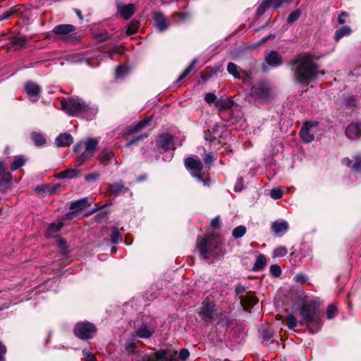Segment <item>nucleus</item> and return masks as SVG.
Listing matches in <instances>:
<instances>
[{
    "label": "nucleus",
    "instance_id": "f257e3e1",
    "mask_svg": "<svg viewBox=\"0 0 361 361\" xmlns=\"http://www.w3.org/2000/svg\"><path fill=\"white\" fill-rule=\"evenodd\" d=\"M295 82L302 85H307L316 78L319 71L318 66L308 55H301L290 63ZM322 75L324 74L321 71Z\"/></svg>",
    "mask_w": 361,
    "mask_h": 361
},
{
    "label": "nucleus",
    "instance_id": "f03ea898",
    "mask_svg": "<svg viewBox=\"0 0 361 361\" xmlns=\"http://www.w3.org/2000/svg\"><path fill=\"white\" fill-rule=\"evenodd\" d=\"M318 307L317 301L311 300L304 303L300 311V324L305 325L312 334L319 331L322 326V319Z\"/></svg>",
    "mask_w": 361,
    "mask_h": 361
},
{
    "label": "nucleus",
    "instance_id": "7ed1b4c3",
    "mask_svg": "<svg viewBox=\"0 0 361 361\" xmlns=\"http://www.w3.org/2000/svg\"><path fill=\"white\" fill-rule=\"evenodd\" d=\"M220 244V240L217 236L210 235L202 240L197 239V248L200 255L204 259H208L211 255H216V250Z\"/></svg>",
    "mask_w": 361,
    "mask_h": 361
},
{
    "label": "nucleus",
    "instance_id": "20e7f679",
    "mask_svg": "<svg viewBox=\"0 0 361 361\" xmlns=\"http://www.w3.org/2000/svg\"><path fill=\"white\" fill-rule=\"evenodd\" d=\"M63 110L71 116H80L88 110L86 104L79 98H68L61 102Z\"/></svg>",
    "mask_w": 361,
    "mask_h": 361
},
{
    "label": "nucleus",
    "instance_id": "39448f33",
    "mask_svg": "<svg viewBox=\"0 0 361 361\" xmlns=\"http://www.w3.org/2000/svg\"><path fill=\"white\" fill-rule=\"evenodd\" d=\"M185 165L193 177L202 182L204 186L209 185L210 178L207 176H204L202 173L203 165L199 159L188 157L185 160Z\"/></svg>",
    "mask_w": 361,
    "mask_h": 361
},
{
    "label": "nucleus",
    "instance_id": "423d86ee",
    "mask_svg": "<svg viewBox=\"0 0 361 361\" xmlns=\"http://www.w3.org/2000/svg\"><path fill=\"white\" fill-rule=\"evenodd\" d=\"M251 95L261 102H267L273 97L272 90L269 85L265 82H260L254 85L251 89Z\"/></svg>",
    "mask_w": 361,
    "mask_h": 361
},
{
    "label": "nucleus",
    "instance_id": "0eeeda50",
    "mask_svg": "<svg viewBox=\"0 0 361 361\" xmlns=\"http://www.w3.org/2000/svg\"><path fill=\"white\" fill-rule=\"evenodd\" d=\"M319 123L317 121H309L304 123L300 131L301 139L305 142H312L315 137L320 135L319 131Z\"/></svg>",
    "mask_w": 361,
    "mask_h": 361
},
{
    "label": "nucleus",
    "instance_id": "6e6552de",
    "mask_svg": "<svg viewBox=\"0 0 361 361\" xmlns=\"http://www.w3.org/2000/svg\"><path fill=\"white\" fill-rule=\"evenodd\" d=\"M95 331L94 325L90 322H79L74 328L75 335L82 340L91 338Z\"/></svg>",
    "mask_w": 361,
    "mask_h": 361
},
{
    "label": "nucleus",
    "instance_id": "1a4fd4ad",
    "mask_svg": "<svg viewBox=\"0 0 361 361\" xmlns=\"http://www.w3.org/2000/svg\"><path fill=\"white\" fill-rule=\"evenodd\" d=\"M98 143L99 140L97 138H90L86 141H81L78 143L74 147V151L78 152L82 147H84L85 151L82 152L81 154L85 155L87 159H90L93 156Z\"/></svg>",
    "mask_w": 361,
    "mask_h": 361
},
{
    "label": "nucleus",
    "instance_id": "9d476101",
    "mask_svg": "<svg viewBox=\"0 0 361 361\" xmlns=\"http://www.w3.org/2000/svg\"><path fill=\"white\" fill-rule=\"evenodd\" d=\"M214 304L212 302L205 300L202 302L198 311L201 319L204 322H210L213 319Z\"/></svg>",
    "mask_w": 361,
    "mask_h": 361
},
{
    "label": "nucleus",
    "instance_id": "9b49d317",
    "mask_svg": "<svg viewBox=\"0 0 361 361\" xmlns=\"http://www.w3.org/2000/svg\"><path fill=\"white\" fill-rule=\"evenodd\" d=\"M90 205V204L89 202V200L87 197L73 202L70 206V209L73 210V212H68L66 214H65L63 217V220L71 219L73 216L75 215L76 212L81 211L85 208L89 207Z\"/></svg>",
    "mask_w": 361,
    "mask_h": 361
},
{
    "label": "nucleus",
    "instance_id": "f8f14e48",
    "mask_svg": "<svg viewBox=\"0 0 361 361\" xmlns=\"http://www.w3.org/2000/svg\"><path fill=\"white\" fill-rule=\"evenodd\" d=\"M345 135L351 140H355L361 135V123H351L345 129Z\"/></svg>",
    "mask_w": 361,
    "mask_h": 361
},
{
    "label": "nucleus",
    "instance_id": "ddd939ff",
    "mask_svg": "<svg viewBox=\"0 0 361 361\" xmlns=\"http://www.w3.org/2000/svg\"><path fill=\"white\" fill-rule=\"evenodd\" d=\"M173 144V137L168 133L160 135L157 140V145L159 147L166 151L171 148Z\"/></svg>",
    "mask_w": 361,
    "mask_h": 361
},
{
    "label": "nucleus",
    "instance_id": "4468645a",
    "mask_svg": "<svg viewBox=\"0 0 361 361\" xmlns=\"http://www.w3.org/2000/svg\"><path fill=\"white\" fill-rule=\"evenodd\" d=\"M289 226L284 220L276 221L271 224L272 231L277 235H283L288 230Z\"/></svg>",
    "mask_w": 361,
    "mask_h": 361
},
{
    "label": "nucleus",
    "instance_id": "2eb2a0df",
    "mask_svg": "<svg viewBox=\"0 0 361 361\" xmlns=\"http://www.w3.org/2000/svg\"><path fill=\"white\" fill-rule=\"evenodd\" d=\"M267 63L271 66H279L282 63V59L277 51H271L265 56Z\"/></svg>",
    "mask_w": 361,
    "mask_h": 361
},
{
    "label": "nucleus",
    "instance_id": "dca6fc26",
    "mask_svg": "<svg viewBox=\"0 0 361 361\" xmlns=\"http://www.w3.org/2000/svg\"><path fill=\"white\" fill-rule=\"evenodd\" d=\"M24 90L30 97H37L41 92V87L34 82L30 81L25 85Z\"/></svg>",
    "mask_w": 361,
    "mask_h": 361
},
{
    "label": "nucleus",
    "instance_id": "f3484780",
    "mask_svg": "<svg viewBox=\"0 0 361 361\" xmlns=\"http://www.w3.org/2000/svg\"><path fill=\"white\" fill-rule=\"evenodd\" d=\"M135 9L132 4L118 6V12L125 19L130 18L134 14Z\"/></svg>",
    "mask_w": 361,
    "mask_h": 361
},
{
    "label": "nucleus",
    "instance_id": "a211bd4d",
    "mask_svg": "<svg viewBox=\"0 0 361 361\" xmlns=\"http://www.w3.org/2000/svg\"><path fill=\"white\" fill-rule=\"evenodd\" d=\"M63 224L61 220L50 224L47 229L45 235L47 238H53L62 228Z\"/></svg>",
    "mask_w": 361,
    "mask_h": 361
},
{
    "label": "nucleus",
    "instance_id": "6ab92c4d",
    "mask_svg": "<svg viewBox=\"0 0 361 361\" xmlns=\"http://www.w3.org/2000/svg\"><path fill=\"white\" fill-rule=\"evenodd\" d=\"M73 142V138L69 133H61L56 139L57 147H68Z\"/></svg>",
    "mask_w": 361,
    "mask_h": 361
},
{
    "label": "nucleus",
    "instance_id": "aec40b11",
    "mask_svg": "<svg viewBox=\"0 0 361 361\" xmlns=\"http://www.w3.org/2000/svg\"><path fill=\"white\" fill-rule=\"evenodd\" d=\"M114 153L109 149H104L100 153L98 159L104 166H106L110 161L114 159Z\"/></svg>",
    "mask_w": 361,
    "mask_h": 361
},
{
    "label": "nucleus",
    "instance_id": "412c9836",
    "mask_svg": "<svg viewBox=\"0 0 361 361\" xmlns=\"http://www.w3.org/2000/svg\"><path fill=\"white\" fill-rule=\"evenodd\" d=\"M75 30V27L71 24H62L56 25L54 30L53 32L56 35H68L73 32H74Z\"/></svg>",
    "mask_w": 361,
    "mask_h": 361
},
{
    "label": "nucleus",
    "instance_id": "4be33fe9",
    "mask_svg": "<svg viewBox=\"0 0 361 361\" xmlns=\"http://www.w3.org/2000/svg\"><path fill=\"white\" fill-rule=\"evenodd\" d=\"M154 333V329L146 324L139 326L135 331L136 336L142 338H149Z\"/></svg>",
    "mask_w": 361,
    "mask_h": 361
},
{
    "label": "nucleus",
    "instance_id": "5701e85b",
    "mask_svg": "<svg viewBox=\"0 0 361 361\" xmlns=\"http://www.w3.org/2000/svg\"><path fill=\"white\" fill-rule=\"evenodd\" d=\"M61 188L60 185H44L41 186H38L36 188L37 192L41 193H45L47 195H53L57 192L59 189Z\"/></svg>",
    "mask_w": 361,
    "mask_h": 361
},
{
    "label": "nucleus",
    "instance_id": "b1692460",
    "mask_svg": "<svg viewBox=\"0 0 361 361\" xmlns=\"http://www.w3.org/2000/svg\"><path fill=\"white\" fill-rule=\"evenodd\" d=\"M355 163L351 166L352 161L349 158H345L343 160V164L348 167H352V170L355 172L361 171V156L354 157Z\"/></svg>",
    "mask_w": 361,
    "mask_h": 361
},
{
    "label": "nucleus",
    "instance_id": "393cba45",
    "mask_svg": "<svg viewBox=\"0 0 361 361\" xmlns=\"http://www.w3.org/2000/svg\"><path fill=\"white\" fill-rule=\"evenodd\" d=\"M154 20L156 25L159 31H164L168 27L165 18L161 13L157 12L154 13Z\"/></svg>",
    "mask_w": 361,
    "mask_h": 361
},
{
    "label": "nucleus",
    "instance_id": "a878e982",
    "mask_svg": "<svg viewBox=\"0 0 361 361\" xmlns=\"http://www.w3.org/2000/svg\"><path fill=\"white\" fill-rule=\"evenodd\" d=\"M240 299L242 306L245 310L252 307L257 302V298L252 295H247L244 297H240Z\"/></svg>",
    "mask_w": 361,
    "mask_h": 361
},
{
    "label": "nucleus",
    "instance_id": "bb28decb",
    "mask_svg": "<svg viewBox=\"0 0 361 361\" xmlns=\"http://www.w3.org/2000/svg\"><path fill=\"white\" fill-rule=\"evenodd\" d=\"M81 171L75 169H68L58 174V178H73L80 175Z\"/></svg>",
    "mask_w": 361,
    "mask_h": 361
},
{
    "label": "nucleus",
    "instance_id": "cd10ccee",
    "mask_svg": "<svg viewBox=\"0 0 361 361\" xmlns=\"http://www.w3.org/2000/svg\"><path fill=\"white\" fill-rule=\"evenodd\" d=\"M11 175L6 171L5 166L0 161V185L9 184L11 182Z\"/></svg>",
    "mask_w": 361,
    "mask_h": 361
},
{
    "label": "nucleus",
    "instance_id": "c85d7f7f",
    "mask_svg": "<svg viewBox=\"0 0 361 361\" xmlns=\"http://www.w3.org/2000/svg\"><path fill=\"white\" fill-rule=\"evenodd\" d=\"M128 188L124 187V185L122 183H115L111 184L109 188V192L110 195H117L122 192L123 191H127Z\"/></svg>",
    "mask_w": 361,
    "mask_h": 361
},
{
    "label": "nucleus",
    "instance_id": "c756f323",
    "mask_svg": "<svg viewBox=\"0 0 361 361\" xmlns=\"http://www.w3.org/2000/svg\"><path fill=\"white\" fill-rule=\"evenodd\" d=\"M151 118H148L144 120L140 121L137 124L132 126L130 127L128 131L130 133H137L141 130L142 128H145L148 123H149Z\"/></svg>",
    "mask_w": 361,
    "mask_h": 361
},
{
    "label": "nucleus",
    "instance_id": "7c9ffc66",
    "mask_svg": "<svg viewBox=\"0 0 361 361\" xmlns=\"http://www.w3.org/2000/svg\"><path fill=\"white\" fill-rule=\"evenodd\" d=\"M351 33V29L348 26H343L336 31L334 39L338 41L344 36H348Z\"/></svg>",
    "mask_w": 361,
    "mask_h": 361
},
{
    "label": "nucleus",
    "instance_id": "2f4dec72",
    "mask_svg": "<svg viewBox=\"0 0 361 361\" xmlns=\"http://www.w3.org/2000/svg\"><path fill=\"white\" fill-rule=\"evenodd\" d=\"M11 42L13 45L17 47L23 48L25 47L27 44V39L24 35H17L13 37Z\"/></svg>",
    "mask_w": 361,
    "mask_h": 361
},
{
    "label": "nucleus",
    "instance_id": "473e14b6",
    "mask_svg": "<svg viewBox=\"0 0 361 361\" xmlns=\"http://www.w3.org/2000/svg\"><path fill=\"white\" fill-rule=\"evenodd\" d=\"M266 264H267V259H266V257H264V255H259L255 261V263L253 266L252 269L254 271L261 270L265 267Z\"/></svg>",
    "mask_w": 361,
    "mask_h": 361
},
{
    "label": "nucleus",
    "instance_id": "72a5a7b5",
    "mask_svg": "<svg viewBox=\"0 0 361 361\" xmlns=\"http://www.w3.org/2000/svg\"><path fill=\"white\" fill-rule=\"evenodd\" d=\"M26 161L23 156H17L15 157L13 161L11 164V168L13 171H16L25 164Z\"/></svg>",
    "mask_w": 361,
    "mask_h": 361
},
{
    "label": "nucleus",
    "instance_id": "f704fd0d",
    "mask_svg": "<svg viewBox=\"0 0 361 361\" xmlns=\"http://www.w3.org/2000/svg\"><path fill=\"white\" fill-rule=\"evenodd\" d=\"M86 107L88 110L85 111V112H84V114H81L80 116L85 118L87 120L93 119L97 113V108H94L93 106H90L87 104H86Z\"/></svg>",
    "mask_w": 361,
    "mask_h": 361
},
{
    "label": "nucleus",
    "instance_id": "c9c22d12",
    "mask_svg": "<svg viewBox=\"0 0 361 361\" xmlns=\"http://www.w3.org/2000/svg\"><path fill=\"white\" fill-rule=\"evenodd\" d=\"M247 228L245 226H238L235 227L232 232V235L234 238H242L246 233Z\"/></svg>",
    "mask_w": 361,
    "mask_h": 361
},
{
    "label": "nucleus",
    "instance_id": "e433bc0d",
    "mask_svg": "<svg viewBox=\"0 0 361 361\" xmlns=\"http://www.w3.org/2000/svg\"><path fill=\"white\" fill-rule=\"evenodd\" d=\"M31 137L37 146H42L46 142L44 136L42 134L38 133H32L31 134Z\"/></svg>",
    "mask_w": 361,
    "mask_h": 361
},
{
    "label": "nucleus",
    "instance_id": "4c0bfd02",
    "mask_svg": "<svg viewBox=\"0 0 361 361\" xmlns=\"http://www.w3.org/2000/svg\"><path fill=\"white\" fill-rule=\"evenodd\" d=\"M297 319L293 314H288L286 316V325L290 329H293L297 326Z\"/></svg>",
    "mask_w": 361,
    "mask_h": 361
},
{
    "label": "nucleus",
    "instance_id": "58836bf2",
    "mask_svg": "<svg viewBox=\"0 0 361 361\" xmlns=\"http://www.w3.org/2000/svg\"><path fill=\"white\" fill-rule=\"evenodd\" d=\"M227 71L231 75H233L235 78H238L240 77L238 66L235 63L231 62L228 63L227 66Z\"/></svg>",
    "mask_w": 361,
    "mask_h": 361
},
{
    "label": "nucleus",
    "instance_id": "ea45409f",
    "mask_svg": "<svg viewBox=\"0 0 361 361\" xmlns=\"http://www.w3.org/2000/svg\"><path fill=\"white\" fill-rule=\"evenodd\" d=\"M300 16V11L299 10H295L291 12L287 19V22L288 24L292 25L294 23L296 20H298L299 17Z\"/></svg>",
    "mask_w": 361,
    "mask_h": 361
},
{
    "label": "nucleus",
    "instance_id": "a19ab883",
    "mask_svg": "<svg viewBox=\"0 0 361 361\" xmlns=\"http://www.w3.org/2000/svg\"><path fill=\"white\" fill-rule=\"evenodd\" d=\"M128 68L124 66H119L116 70V77L123 78L128 74Z\"/></svg>",
    "mask_w": 361,
    "mask_h": 361
},
{
    "label": "nucleus",
    "instance_id": "79ce46f5",
    "mask_svg": "<svg viewBox=\"0 0 361 361\" xmlns=\"http://www.w3.org/2000/svg\"><path fill=\"white\" fill-rule=\"evenodd\" d=\"M138 29V23L136 21H132L127 27L126 34L131 35L135 34Z\"/></svg>",
    "mask_w": 361,
    "mask_h": 361
},
{
    "label": "nucleus",
    "instance_id": "37998d69",
    "mask_svg": "<svg viewBox=\"0 0 361 361\" xmlns=\"http://www.w3.org/2000/svg\"><path fill=\"white\" fill-rule=\"evenodd\" d=\"M337 313V307L334 305H329L326 310V317L329 319H333Z\"/></svg>",
    "mask_w": 361,
    "mask_h": 361
},
{
    "label": "nucleus",
    "instance_id": "c03bdc74",
    "mask_svg": "<svg viewBox=\"0 0 361 361\" xmlns=\"http://www.w3.org/2000/svg\"><path fill=\"white\" fill-rule=\"evenodd\" d=\"M196 61L193 60L190 66L183 71V73L179 76V78L177 79V82H180L181 80H183L184 78H185L189 73L191 71L192 68L195 66Z\"/></svg>",
    "mask_w": 361,
    "mask_h": 361
},
{
    "label": "nucleus",
    "instance_id": "a18cd8bd",
    "mask_svg": "<svg viewBox=\"0 0 361 361\" xmlns=\"http://www.w3.org/2000/svg\"><path fill=\"white\" fill-rule=\"evenodd\" d=\"M344 104L348 107H355L357 106V100L354 96H348L344 99Z\"/></svg>",
    "mask_w": 361,
    "mask_h": 361
},
{
    "label": "nucleus",
    "instance_id": "49530a36",
    "mask_svg": "<svg viewBox=\"0 0 361 361\" xmlns=\"http://www.w3.org/2000/svg\"><path fill=\"white\" fill-rule=\"evenodd\" d=\"M282 195H283V192H282L281 189H280L279 188H273L270 191V196L274 200L281 199L282 197Z\"/></svg>",
    "mask_w": 361,
    "mask_h": 361
},
{
    "label": "nucleus",
    "instance_id": "de8ad7c7",
    "mask_svg": "<svg viewBox=\"0 0 361 361\" xmlns=\"http://www.w3.org/2000/svg\"><path fill=\"white\" fill-rule=\"evenodd\" d=\"M287 249L284 247H279L276 248L273 252V257H283L287 254Z\"/></svg>",
    "mask_w": 361,
    "mask_h": 361
},
{
    "label": "nucleus",
    "instance_id": "09e8293b",
    "mask_svg": "<svg viewBox=\"0 0 361 361\" xmlns=\"http://www.w3.org/2000/svg\"><path fill=\"white\" fill-rule=\"evenodd\" d=\"M269 4L275 9L279 8L283 4L289 3L290 0H268Z\"/></svg>",
    "mask_w": 361,
    "mask_h": 361
},
{
    "label": "nucleus",
    "instance_id": "8fccbe9b",
    "mask_svg": "<svg viewBox=\"0 0 361 361\" xmlns=\"http://www.w3.org/2000/svg\"><path fill=\"white\" fill-rule=\"evenodd\" d=\"M120 232L117 228H114L111 234V241L112 243H116L118 241Z\"/></svg>",
    "mask_w": 361,
    "mask_h": 361
},
{
    "label": "nucleus",
    "instance_id": "3c124183",
    "mask_svg": "<svg viewBox=\"0 0 361 361\" xmlns=\"http://www.w3.org/2000/svg\"><path fill=\"white\" fill-rule=\"evenodd\" d=\"M147 134L145 133V134H142L140 135H138V136H136L134 138H133L131 140H130L127 144H126V146L127 147H129V146H131L134 144H135L137 142L140 141V140H142L145 138H146L147 137Z\"/></svg>",
    "mask_w": 361,
    "mask_h": 361
},
{
    "label": "nucleus",
    "instance_id": "603ef678",
    "mask_svg": "<svg viewBox=\"0 0 361 361\" xmlns=\"http://www.w3.org/2000/svg\"><path fill=\"white\" fill-rule=\"evenodd\" d=\"M270 6L268 0H265L259 6L258 9H257V14L258 15H262V13H264V11H266V9L268 8V6Z\"/></svg>",
    "mask_w": 361,
    "mask_h": 361
},
{
    "label": "nucleus",
    "instance_id": "864d4df0",
    "mask_svg": "<svg viewBox=\"0 0 361 361\" xmlns=\"http://www.w3.org/2000/svg\"><path fill=\"white\" fill-rule=\"evenodd\" d=\"M204 100L207 103L211 104L216 102V97L213 93H207L204 96Z\"/></svg>",
    "mask_w": 361,
    "mask_h": 361
},
{
    "label": "nucleus",
    "instance_id": "5fc2aeb1",
    "mask_svg": "<svg viewBox=\"0 0 361 361\" xmlns=\"http://www.w3.org/2000/svg\"><path fill=\"white\" fill-rule=\"evenodd\" d=\"M270 271L274 276H279L281 274V269L278 265H271L270 267Z\"/></svg>",
    "mask_w": 361,
    "mask_h": 361
},
{
    "label": "nucleus",
    "instance_id": "6e6d98bb",
    "mask_svg": "<svg viewBox=\"0 0 361 361\" xmlns=\"http://www.w3.org/2000/svg\"><path fill=\"white\" fill-rule=\"evenodd\" d=\"M126 348L130 353L136 352V346L133 342V340L126 343Z\"/></svg>",
    "mask_w": 361,
    "mask_h": 361
},
{
    "label": "nucleus",
    "instance_id": "4d7b16f0",
    "mask_svg": "<svg viewBox=\"0 0 361 361\" xmlns=\"http://www.w3.org/2000/svg\"><path fill=\"white\" fill-rule=\"evenodd\" d=\"M83 355L88 360V361H96L94 355L88 350L85 349L82 350Z\"/></svg>",
    "mask_w": 361,
    "mask_h": 361
},
{
    "label": "nucleus",
    "instance_id": "13d9d810",
    "mask_svg": "<svg viewBox=\"0 0 361 361\" xmlns=\"http://www.w3.org/2000/svg\"><path fill=\"white\" fill-rule=\"evenodd\" d=\"M87 159H88L87 157L80 154L78 157L77 159L75 161L74 164L75 166H80L82 164V163Z\"/></svg>",
    "mask_w": 361,
    "mask_h": 361
},
{
    "label": "nucleus",
    "instance_id": "bf43d9fd",
    "mask_svg": "<svg viewBox=\"0 0 361 361\" xmlns=\"http://www.w3.org/2000/svg\"><path fill=\"white\" fill-rule=\"evenodd\" d=\"M190 355V353L188 349L183 348L179 352V357L182 360H185Z\"/></svg>",
    "mask_w": 361,
    "mask_h": 361
},
{
    "label": "nucleus",
    "instance_id": "052dcab7",
    "mask_svg": "<svg viewBox=\"0 0 361 361\" xmlns=\"http://www.w3.org/2000/svg\"><path fill=\"white\" fill-rule=\"evenodd\" d=\"M211 226L213 228H218L221 226V220L219 216H216L211 221Z\"/></svg>",
    "mask_w": 361,
    "mask_h": 361
},
{
    "label": "nucleus",
    "instance_id": "680f3d73",
    "mask_svg": "<svg viewBox=\"0 0 361 361\" xmlns=\"http://www.w3.org/2000/svg\"><path fill=\"white\" fill-rule=\"evenodd\" d=\"M217 128H218L217 126H215L214 128H212V132L211 133L205 135V140L207 141L213 142L216 139V137L214 135H212V134L214 133V131L216 130Z\"/></svg>",
    "mask_w": 361,
    "mask_h": 361
},
{
    "label": "nucleus",
    "instance_id": "e2e57ef3",
    "mask_svg": "<svg viewBox=\"0 0 361 361\" xmlns=\"http://www.w3.org/2000/svg\"><path fill=\"white\" fill-rule=\"evenodd\" d=\"M99 176V174L97 173H90L85 176V179L87 181H91L96 180Z\"/></svg>",
    "mask_w": 361,
    "mask_h": 361
},
{
    "label": "nucleus",
    "instance_id": "0e129e2a",
    "mask_svg": "<svg viewBox=\"0 0 361 361\" xmlns=\"http://www.w3.org/2000/svg\"><path fill=\"white\" fill-rule=\"evenodd\" d=\"M348 15L346 12H342L338 18V22L340 25H343L345 23V18L347 17Z\"/></svg>",
    "mask_w": 361,
    "mask_h": 361
},
{
    "label": "nucleus",
    "instance_id": "69168bd1",
    "mask_svg": "<svg viewBox=\"0 0 361 361\" xmlns=\"http://www.w3.org/2000/svg\"><path fill=\"white\" fill-rule=\"evenodd\" d=\"M295 281L298 283H304L306 281V277L304 274H299L295 276Z\"/></svg>",
    "mask_w": 361,
    "mask_h": 361
},
{
    "label": "nucleus",
    "instance_id": "338daca9",
    "mask_svg": "<svg viewBox=\"0 0 361 361\" xmlns=\"http://www.w3.org/2000/svg\"><path fill=\"white\" fill-rule=\"evenodd\" d=\"M245 291V288L243 285L238 284L235 287V293L237 295L243 293Z\"/></svg>",
    "mask_w": 361,
    "mask_h": 361
},
{
    "label": "nucleus",
    "instance_id": "774afa93",
    "mask_svg": "<svg viewBox=\"0 0 361 361\" xmlns=\"http://www.w3.org/2000/svg\"><path fill=\"white\" fill-rule=\"evenodd\" d=\"M214 160L213 155L212 154H207L204 157V161L206 164H209Z\"/></svg>",
    "mask_w": 361,
    "mask_h": 361
}]
</instances>
